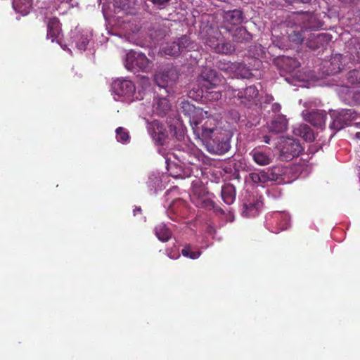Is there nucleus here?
Returning <instances> with one entry per match:
<instances>
[{
	"instance_id": "1",
	"label": "nucleus",
	"mask_w": 360,
	"mask_h": 360,
	"mask_svg": "<svg viewBox=\"0 0 360 360\" xmlns=\"http://www.w3.org/2000/svg\"><path fill=\"white\" fill-rule=\"evenodd\" d=\"M195 136L200 139L207 150L212 154H224L230 149V143L225 131L217 127V120L211 117L200 121H189Z\"/></svg>"
},
{
	"instance_id": "2",
	"label": "nucleus",
	"mask_w": 360,
	"mask_h": 360,
	"mask_svg": "<svg viewBox=\"0 0 360 360\" xmlns=\"http://www.w3.org/2000/svg\"><path fill=\"white\" fill-rule=\"evenodd\" d=\"M291 169L282 165H276L266 169L249 174V179L254 184L264 186L276 183L278 184L290 183Z\"/></svg>"
},
{
	"instance_id": "3",
	"label": "nucleus",
	"mask_w": 360,
	"mask_h": 360,
	"mask_svg": "<svg viewBox=\"0 0 360 360\" xmlns=\"http://www.w3.org/2000/svg\"><path fill=\"white\" fill-rule=\"evenodd\" d=\"M224 81V78L217 75V72L210 68H205L198 77V82L200 85V89H197L196 92L193 89L189 92V96L195 99L203 97L204 89H212L219 86Z\"/></svg>"
},
{
	"instance_id": "4",
	"label": "nucleus",
	"mask_w": 360,
	"mask_h": 360,
	"mask_svg": "<svg viewBox=\"0 0 360 360\" xmlns=\"http://www.w3.org/2000/svg\"><path fill=\"white\" fill-rule=\"evenodd\" d=\"M126 69L131 72H148L152 68V62L142 53L130 51L124 59Z\"/></svg>"
},
{
	"instance_id": "5",
	"label": "nucleus",
	"mask_w": 360,
	"mask_h": 360,
	"mask_svg": "<svg viewBox=\"0 0 360 360\" xmlns=\"http://www.w3.org/2000/svg\"><path fill=\"white\" fill-rule=\"evenodd\" d=\"M112 91L118 98L115 100H121L131 102L134 100V95L136 91L134 84L129 79L118 78L112 83Z\"/></svg>"
},
{
	"instance_id": "6",
	"label": "nucleus",
	"mask_w": 360,
	"mask_h": 360,
	"mask_svg": "<svg viewBox=\"0 0 360 360\" xmlns=\"http://www.w3.org/2000/svg\"><path fill=\"white\" fill-rule=\"evenodd\" d=\"M191 199L197 207L209 210L214 207V202L208 192L199 181L193 182Z\"/></svg>"
},
{
	"instance_id": "7",
	"label": "nucleus",
	"mask_w": 360,
	"mask_h": 360,
	"mask_svg": "<svg viewBox=\"0 0 360 360\" xmlns=\"http://www.w3.org/2000/svg\"><path fill=\"white\" fill-rule=\"evenodd\" d=\"M178 78V71L173 67L159 71L154 77L156 84L166 93L170 92L171 87L176 84Z\"/></svg>"
},
{
	"instance_id": "8",
	"label": "nucleus",
	"mask_w": 360,
	"mask_h": 360,
	"mask_svg": "<svg viewBox=\"0 0 360 360\" xmlns=\"http://www.w3.org/2000/svg\"><path fill=\"white\" fill-rule=\"evenodd\" d=\"M330 117L333 121L330 127L339 131L349 125L356 118V112L353 109H342L338 111H333Z\"/></svg>"
},
{
	"instance_id": "9",
	"label": "nucleus",
	"mask_w": 360,
	"mask_h": 360,
	"mask_svg": "<svg viewBox=\"0 0 360 360\" xmlns=\"http://www.w3.org/2000/svg\"><path fill=\"white\" fill-rule=\"evenodd\" d=\"M266 225L271 232L278 233L290 226V217L283 212H275L269 214L266 218Z\"/></svg>"
},
{
	"instance_id": "10",
	"label": "nucleus",
	"mask_w": 360,
	"mask_h": 360,
	"mask_svg": "<svg viewBox=\"0 0 360 360\" xmlns=\"http://www.w3.org/2000/svg\"><path fill=\"white\" fill-rule=\"evenodd\" d=\"M281 156L285 160L297 157L302 150L299 141L292 138H285L280 143Z\"/></svg>"
},
{
	"instance_id": "11",
	"label": "nucleus",
	"mask_w": 360,
	"mask_h": 360,
	"mask_svg": "<svg viewBox=\"0 0 360 360\" xmlns=\"http://www.w3.org/2000/svg\"><path fill=\"white\" fill-rule=\"evenodd\" d=\"M147 129L156 145H164L167 138V131L160 122L153 120L151 122H148Z\"/></svg>"
},
{
	"instance_id": "12",
	"label": "nucleus",
	"mask_w": 360,
	"mask_h": 360,
	"mask_svg": "<svg viewBox=\"0 0 360 360\" xmlns=\"http://www.w3.org/2000/svg\"><path fill=\"white\" fill-rule=\"evenodd\" d=\"M255 164L259 166H266L271 163L274 155L270 148L267 147H257L249 153Z\"/></svg>"
},
{
	"instance_id": "13",
	"label": "nucleus",
	"mask_w": 360,
	"mask_h": 360,
	"mask_svg": "<svg viewBox=\"0 0 360 360\" xmlns=\"http://www.w3.org/2000/svg\"><path fill=\"white\" fill-rule=\"evenodd\" d=\"M302 114L304 120L311 123L314 127L322 128L325 126L326 113L324 110H304Z\"/></svg>"
},
{
	"instance_id": "14",
	"label": "nucleus",
	"mask_w": 360,
	"mask_h": 360,
	"mask_svg": "<svg viewBox=\"0 0 360 360\" xmlns=\"http://www.w3.org/2000/svg\"><path fill=\"white\" fill-rule=\"evenodd\" d=\"M205 44L217 53L229 54L235 50L234 47L229 42L220 43L216 36L206 38Z\"/></svg>"
},
{
	"instance_id": "15",
	"label": "nucleus",
	"mask_w": 360,
	"mask_h": 360,
	"mask_svg": "<svg viewBox=\"0 0 360 360\" xmlns=\"http://www.w3.org/2000/svg\"><path fill=\"white\" fill-rule=\"evenodd\" d=\"M227 91H231L234 97H238L240 99L244 98L248 102H255L259 95V91L254 85L248 86L243 91L233 89L231 86H229Z\"/></svg>"
},
{
	"instance_id": "16",
	"label": "nucleus",
	"mask_w": 360,
	"mask_h": 360,
	"mask_svg": "<svg viewBox=\"0 0 360 360\" xmlns=\"http://www.w3.org/2000/svg\"><path fill=\"white\" fill-rule=\"evenodd\" d=\"M263 203L259 198H253L243 204L242 215L244 217H256L262 207Z\"/></svg>"
},
{
	"instance_id": "17",
	"label": "nucleus",
	"mask_w": 360,
	"mask_h": 360,
	"mask_svg": "<svg viewBox=\"0 0 360 360\" xmlns=\"http://www.w3.org/2000/svg\"><path fill=\"white\" fill-rule=\"evenodd\" d=\"M61 27L59 20L56 18H51L47 23V38L52 42L57 41L60 44Z\"/></svg>"
},
{
	"instance_id": "18",
	"label": "nucleus",
	"mask_w": 360,
	"mask_h": 360,
	"mask_svg": "<svg viewBox=\"0 0 360 360\" xmlns=\"http://www.w3.org/2000/svg\"><path fill=\"white\" fill-rule=\"evenodd\" d=\"M293 134L302 138L306 141H312L314 139V134L312 129L306 124L295 125L292 129Z\"/></svg>"
},
{
	"instance_id": "19",
	"label": "nucleus",
	"mask_w": 360,
	"mask_h": 360,
	"mask_svg": "<svg viewBox=\"0 0 360 360\" xmlns=\"http://www.w3.org/2000/svg\"><path fill=\"white\" fill-rule=\"evenodd\" d=\"M287 127L288 120L283 115H276L269 126V130L275 134L283 132L287 129Z\"/></svg>"
},
{
	"instance_id": "20",
	"label": "nucleus",
	"mask_w": 360,
	"mask_h": 360,
	"mask_svg": "<svg viewBox=\"0 0 360 360\" xmlns=\"http://www.w3.org/2000/svg\"><path fill=\"white\" fill-rule=\"evenodd\" d=\"M167 171L174 178L185 179L191 175V170L189 168H184L174 163L168 165Z\"/></svg>"
},
{
	"instance_id": "21",
	"label": "nucleus",
	"mask_w": 360,
	"mask_h": 360,
	"mask_svg": "<svg viewBox=\"0 0 360 360\" xmlns=\"http://www.w3.org/2000/svg\"><path fill=\"white\" fill-rule=\"evenodd\" d=\"M221 195L223 201L226 204L232 205L236 200V188L231 184H225L221 187Z\"/></svg>"
},
{
	"instance_id": "22",
	"label": "nucleus",
	"mask_w": 360,
	"mask_h": 360,
	"mask_svg": "<svg viewBox=\"0 0 360 360\" xmlns=\"http://www.w3.org/2000/svg\"><path fill=\"white\" fill-rule=\"evenodd\" d=\"M170 110L169 101L165 98H155L153 103V112L159 116L165 115Z\"/></svg>"
},
{
	"instance_id": "23",
	"label": "nucleus",
	"mask_w": 360,
	"mask_h": 360,
	"mask_svg": "<svg viewBox=\"0 0 360 360\" xmlns=\"http://www.w3.org/2000/svg\"><path fill=\"white\" fill-rule=\"evenodd\" d=\"M180 109L185 115L189 116V120H195V115H202L203 113V111L201 109L196 108L194 105L191 104L188 101H181Z\"/></svg>"
},
{
	"instance_id": "24",
	"label": "nucleus",
	"mask_w": 360,
	"mask_h": 360,
	"mask_svg": "<svg viewBox=\"0 0 360 360\" xmlns=\"http://www.w3.org/2000/svg\"><path fill=\"white\" fill-rule=\"evenodd\" d=\"M224 18L229 23L236 25L243 21L244 16L241 11L235 9L225 12Z\"/></svg>"
},
{
	"instance_id": "25",
	"label": "nucleus",
	"mask_w": 360,
	"mask_h": 360,
	"mask_svg": "<svg viewBox=\"0 0 360 360\" xmlns=\"http://www.w3.org/2000/svg\"><path fill=\"white\" fill-rule=\"evenodd\" d=\"M32 0H13L14 10L22 15L28 14L32 8Z\"/></svg>"
},
{
	"instance_id": "26",
	"label": "nucleus",
	"mask_w": 360,
	"mask_h": 360,
	"mask_svg": "<svg viewBox=\"0 0 360 360\" xmlns=\"http://www.w3.org/2000/svg\"><path fill=\"white\" fill-rule=\"evenodd\" d=\"M155 233L158 238L162 242L169 240L172 236L171 231L164 224H160L155 226Z\"/></svg>"
},
{
	"instance_id": "27",
	"label": "nucleus",
	"mask_w": 360,
	"mask_h": 360,
	"mask_svg": "<svg viewBox=\"0 0 360 360\" xmlns=\"http://www.w3.org/2000/svg\"><path fill=\"white\" fill-rule=\"evenodd\" d=\"M72 38L79 50L84 51L86 49L89 41V36L88 34L75 33Z\"/></svg>"
},
{
	"instance_id": "28",
	"label": "nucleus",
	"mask_w": 360,
	"mask_h": 360,
	"mask_svg": "<svg viewBox=\"0 0 360 360\" xmlns=\"http://www.w3.org/2000/svg\"><path fill=\"white\" fill-rule=\"evenodd\" d=\"M349 58L354 62L360 63V41H352L349 46Z\"/></svg>"
},
{
	"instance_id": "29",
	"label": "nucleus",
	"mask_w": 360,
	"mask_h": 360,
	"mask_svg": "<svg viewBox=\"0 0 360 360\" xmlns=\"http://www.w3.org/2000/svg\"><path fill=\"white\" fill-rule=\"evenodd\" d=\"M232 37L233 41L236 42H243L245 41H248L251 38L250 34L243 27L236 28L232 34Z\"/></svg>"
},
{
	"instance_id": "30",
	"label": "nucleus",
	"mask_w": 360,
	"mask_h": 360,
	"mask_svg": "<svg viewBox=\"0 0 360 360\" xmlns=\"http://www.w3.org/2000/svg\"><path fill=\"white\" fill-rule=\"evenodd\" d=\"M178 47H179V52L189 51L195 49V45L191 41L190 38L187 36H182L177 40Z\"/></svg>"
},
{
	"instance_id": "31",
	"label": "nucleus",
	"mask_w": 360,
	"mask_h": 360,
	"mask_svg": "<svg viewBox=\"0 0 360 360\" xmlns=\"http://www.w3.org/2000/svg\"><path fill=\"white\" fill-rule=\"evenodd\" d=\"M236 68L233 72V77L249 78L251 76L250 69L242 63H236Z\"/></svg>"
},
{
	"instance_id": "32",
	"label": "nucleus",
	"mask_w": 360,
	"mask_h": 360,
	"mask_svg": "<svg viewBox=\"0 0 360 360\" xmlns=\"http://www.w3.org/2000/svg\"><path fill=\"white\" fill-rule=\"evenodd\" d=\"M236 63H231L230 61L226 60H219L217 62V67L224 72L229 76L233 77V72L236 70Z\"/></svg>"
},
{
	"instance_id": "33",
	"label": "nucleus",
	"mask_w": 360,
	"mask_h": 360,
	"mask_svg": "<svg viewBox=\"0 0 360 360\" xmlns=\"http://www.w3.org/2000/svg\"><path fill=\"white\" fill-rule=\"evenodd\" d=\"M288 38L289 39L297 44H302L304 40V36H303V28L297 27L296 30H292L288 31Z\"/></svg>"
},
{
	"instance_id": "34",
	"label": "nucleus",
	"mask_w": 360,
	"mask_h": 360,
	"mask_svg": "<svg viewBox=\"0 0 360 360\" xmlns=\"http://www.w3.org/2000/svg\"><path fill=\"white\" fill-rule=\"evenodd\" d=\"M162 183V180L159 174H152L148 177V181H147L148 186L150 191L154 190V193L157 191L158 188H160V184Z\"/></svg>"
},
{
	"instance_id": "35",
	"label": "nucleus",
	"mask_w": 360,
	"mask_h": 360,
	"mask_svg": "<svg viewBox=\"0 0 360 360\" xmlns=\"http://www.w3.org/2000/svg\"><path fill=\"white\" fill-rule=\"evenodd\" d=\"M115 132L116 139L118 142H120L123 144L129 143L130 136L129 134V131L126 129L120 127L116 129Z\"/></svg>"
},
{
	"instance_id": "36",
	"label": "nucleus",
	"mask_w": 360,
	"mask_h": 360,
	"mask_svg": "<svg viewBox=\"0 0 360 360\" xmlns=\"http://www.w3.org/2000/svg\"><path fill=\"white\" fill-rule=\"evenodd\" d=\"M162 50L166 55L169 56H178L180 53L176 41L167 43Z\"/></svg>"
},
{
	"instance_id": "37",
	"label": "nucleus",
	"mask_w": 360,
	"mask_h": 360,
	"mask_svg": "<svg viewBox=\"0 0 360 360\" xmlns=\"http://www.w3.org/2000/svg\"><path fill=\"white\" fill-rule=\"evenodd\" d=\"M181 254L184 257L196 259L200 256L201 252L200 251L192 252L191 246L190 245H186L181 250Z\"/></svg>"
},
{
	"instance_id": "38",
	"label": "nucleus",
	"mask_w": 360,
	"mask_h": 360,
	"mask_svg": "<svg viewBox=\"0 0 360 360\" xmlns=\"http://www.w3.org/2000/svg\"><path fill=\"white\" fill-rule=\"evenodd\" d=\"M348 82L352 84L360 85V70H352L347 76Z\"/></svg>"
},
{
	"instance_id": "39",
	"label": "nucleus",
	"mask_w": 360,
	"mask_h": 360,
	"mask_svg": "<svg viewBox=\"0 0 360 360\" xmlns=\"http://www.w3.org/2000/svg\"><path fill=\"white\" fill-rule=\"evenodd\" d=\"M203 96L207 97L210 101H218L221 98V90L205 89Z\"/></svg>"
},
{
	"instance_id": "40",
	"label": "nucleus",
	"mask_w": 360,
	"mask_h": 360,
	"mask_svg": "<svg viewBox=\"0 0 360 360\" xmlns=\"http://www.w3.org/2000/svg\"><path fill=\"white\" fill-rule=\"evenodd\" d=\"M283 63L286 65H289V70L292 71L295 68L300 66V63L294 58H286L283 59Z\"/></svg>"
},
{
	"instance_id": "41",
	"label": "nucleus",
	"mask_w": 360,
	"mask_h": 360,
	"mask_svg": "<svg viewBox=\"0 0 360 360\" xmlns=\"http://www.w3.org/2000/svg\"><path fill=\"white\" fill-rule=\"evenodd\" d=\"M170 0H152V2L158 6L164 7L165 6Z\"/></svg>"
},
{
	"instance_id": "42",
	"label": "nucleus",
	"mask_w": 360,
	"mask_h": 360,
	"mask_svg": "<svg viewBox=\"0 0 360 360\" xmlns=\"http://www.w3.org/2000/svg\"><path fill=\"white\" fill-rule=\"evenodd\" d=\"M352 98L354 103H360V91L353 93Z\"/></svg>"
},
{
	"instance_id": "43",
	"label": "nucleus",
	"mask_w": 360,
	"mask_h": 360,
	"mask_svg": "<svg viewBox=\"0 0 360 360\" xmlns=\"http://www.w3.org/2000/svg\"><path fill=\"white\" fill-rule=\"evenodd\" d=\"M167 255L169 258L173 259H177L180 257V255L178 252H175L173 253L172 250L167 252Z\"/></svg>"
},
{
	"instance_id": "44",
	"label": "nucleus",
	"mask_w": 360,
	"mask_h": 360,
	"mask_svg": "<svg viewBox=\"0 0 360 360\" xmlns=\"http://www.w3.org/2000/svg\"><path fill=\"white\" fill-rule=\"evenodd\" d=\"M281 106L279 103H275L272 105L271 110L275 112H279L281 110Z\"/></svg>"
},
{
	"instance_id": "45",
	"label": "nucleus",
	"mask_w": 360,
	"mask_h": 360,
	"mask_svg": "<svg viewBox=\"0 0 360 360\" xmlns=\"http://www.w3.org/2000/svg\"><path fill=\"white\" fill-rule=\"evenodd\" d=\"M286 1H288L289 3H292V2L307 3V2L310 1V0H286Z\"/></svg>"
},
{
	"instance_id": "46",
	"label": "nucleus",
	"mask_w": 360,
	"mask_h": 360,
	"mask_svg": "<svg viewBox=\"0 0 360 360\" xmlns=\"http://www.w3.org/2000/svg\"><path fill=\"white\" fill-rule=\"evenodd\" d=\"M141 209L140 207H136L134 210V215L136 216L138 213H141Z\"/></svg>"
},
{
	"instance_id": "47",
	"label": "nucleus",
	"mask_w": 360,
	"mask_h": 360,
	"mask_svg": "<svg viewBox=\"0 0 360 360\" xmlns=\"http://www.w3.org/2000/svg\"><path fill=\"white\" fill-rule=\"evenodd\" d=\"M274 101V97L271 95H268L266 97V102L270 103Z\"/></svg>"
},
{
	"instance_id": "48",
	"label": "nucleus",
	"mask_w": 360,
	"mask_h": 360,
	"mask_svg": "<svg viewBox=\"0 0 360 360\" xmlns=\"http://www.w3.org/2000/svg\"><path fill=\"white\" fill-rule=\"evenodd\" d=\"M264 141L266 143H269L270 142V138L268 136H265L264 137Z\"/></svg>"
},
{
	"instance_id": "49",
	"label": "nucleus",
	"mask_w": 360,
	"mask_h": 360,
	"mask_svg": "<svg viewBox=\"0 0 360 360\" xmlns=\"http://www.w3.org/2000/svg\"><path fill=\"white\" fill-rule=\"evenodd\" d=\"M163 36V33H162V32H159V33L158 34H156L155 36H154V37H162Z\"/></svg>"
},
{
	"instance_id": "50",
	"label": "nucleus",
	"mask_w": 360,
	"mask_h": 360,
	"mask_svg": "<svg viewBox=\"0 0 360 360\" xmlns=\"http://www.w3.org/2000/svg\"><path fill=\"white\" fill-rule=\"evenodd\" d=\"M355 138L356 139L360 140V132H357V133L355 134Z\"/></svg>"
},
{
	"instance_id": "51",
	"label": "nucleus",
	"mask_w": 360,
	"mask_h": 360,
	"mask_svg": "<svg viewBox=\"0 0 360 360\" xmlns=\"http://www.w3.org/2000/svg\"><path fill=\"white\" fill-rule=\"evenodd\" d=\"M61 47H62L64 50H67V51H68L70 53H71V50H70V49H68V48L66 47V46H65V45L64 46L61 45Z\"/></svg>"
},
{
	"instance_id": "52",
	"label": "nucleus",
	"mask_w": 360,
	"mask_h": 360,
	"mask_svg": "<svg viewBox=\"0 0 360 360\" xmlns=\"http://www.w3.org/2000/svg\"><path fill=\"white\" fill-rule=\"evenodd\" d=\"M354 124L356 127L360 128V122H356Z\"/></svg>"
},
{
	"instance_id": "53",
	"label": "nucleus",
	"mask_w": 360,
	"mask_h": 360,
	"mask_svg": "<svg viewBox=\"0 0 360 360\" xmlns=\"http://www.w3.org/2000/svg\"><path fill=\"white\" fill-rule=\"evenodd\" d=\"M188 162L191 163V164H194L192 161L191 160H188Z\"/></svg>"
}]
</instances>
